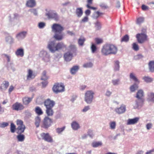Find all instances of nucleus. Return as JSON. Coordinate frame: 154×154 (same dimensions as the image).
Masks as SVG:
<instances>
[{
	"label": "nucleus",
	"instance_id": "8",
	"mask_svg": "<svg viewBox=\"0 0 154 154\" xmlns=\"http://www.w3.org/2000/svg\"><path fill=\"white\" fill-rule=\"evenodd\" d=\"M53 123L52 119L48 117H45L42 122V127L47 129L50 127Z\"/></svg>",
	"mask_w": 154,
	"mask_h": 154
},
{
	"label": "nucleus",
	"instance_id": "27",
	"mask_svg": "<svg viewBox=\"0 0 154 154\" xmlns=\"http://www.w3.org/2000/svg\"><path fill=\"white\" fill-rule=\"evenodd\" d=\"M41 122V119L40 117L37 116L35 118V124L36 128H38Z\"/></svg>",
	"mask_w": 154,
	"mask_h": 154
},
{
	"label": "nucleus",
	"instance_id": "59",
	"mask_svg": "<svg viewBox=\"0 0 154 154\" xmlns=\"http://www.w3.org/2000/svg\"><path fill=\"white\" fill-rule=\"evenodd\" d=\"M4 112V109L2 107L1 105L0 104V114H2Z\"/></svg>",
	"mask_w": 154,
	"mask_h": 154
},
{
	"label": "nucleus",
	"instance_id": "21",
	"mask_svg": "<svg viewBox=\"0 0 154 154\" xmlns=\"http://www.w3.org/2000/svg\"><path fill=\"white\" fill-rule=\"evenodd\" d=\"M16 55L17 56L23 57L24 55V51L23 49L22 48H19L17 49L15 52Z\"/></svg>",
	"mask_w": 154,
	"mask_h": 154
},
{
	"label": "nucleus",
	"instance_id": "19",
	"mask_svg": "<svg viewBox=\"0 0 154 154\" xmlns=\"http://www.w3.org/2000/svg\"><path fill=\"white\" fill-rule=\"evenodd\" d=\"M69 51L70 53L74 54V55H76V48L74 45L71 44L69 47Z\"/></svg>",
	"mask_w": 154,
	"mask_h": 154
},
{
	"label": "nucleus",
	"instance_id": "53",
	"mask_svg": "<svg viewBox=\"0 0 154 154\" xmlns=\"http://www.w3.org/2000/svg\"><path fill=\"white\" fill-rule=\"evenodd\" d=\"M100 6L101 8L103 9H106L108 8V6L103 3H101L100 5Z\"/></svg>",
	"mask_w": 154,
	"mask_h": 154
},
{
	"label": "nucleus",
	"instance_id": "14",
	"mask_svg": "<svg viewBox=\"0 0 154 154\" xmlns=\"http://www.w3.org/2000/svg\"><path fill=\"white\" fill-rule=\"evenodd\" d=\"M73 55L74 54H73L70 52L67 51L64 54V58L65 61L67 62H69L71 61L72 59Z\"/></svg>",
	"mask_w": 154,
	"mask_h": 154
},
{
	"label": "nucleus",
	"instance_id": "5",
	"mask_svg": "<svg viewBox=\"0 0 154 154\" xmlns=\"http://www.w3.org/2000/svg\"><path fill=\"white\" fill-rule=\"evenodd\" d=\"M64 86L62 83H55L52 88L53 91L56 94L64 91Z\"/></svg>",
	"mask_w": 154,
	"mask_h": 154
},
{
	"label": "nucleus",
	"instance_id": "7",
	"mask_svg": "<svg viewBox=\"0 0 154 154\" xmlns=\"http://www.w3.org/2000/svg\"><path fill=\"white\" fill-rule=\"evenodd\" d=\"M136 37L138 42L140 44L143 43L148 40L147 35L143 33L137 34Z\"/></svg>",
	"mask_w": 154,
	"mask_h": 154
},
{
	"label": "nucleus",
	"instance_id": "54",
	"mask_svg": "<svg viewBox=\"0 0 154 154\" xmlns=\"http://www.w3.org/2000/svg\"><path fill=\"white\" fill-rule=\"evenodd\" d=\"M45 26V24L43 22H40L38 24V27L40 28H43Z\"/></svg>",
	"mask_w": 154,
	"mask_h": 154
},
{
	"label": "nucleus",
	"instance_id": "57",
	"mask_svg": "<svg viewBox=\"0 0 154 154\" xmlns=\"http://www.w3.org/2000/svg\"><path fill=\"white\" fill-rule=\"evenodd\" d=\"M14 87L12 85H11L10 86L9 89H8V92L9 94H10L11 92L14 90Z\"/></svg>",
	"mask_w": 154,
	"mask_h": 154
},
{
	"label": "nucleus",
	"instance_id": "26",
	"mask_svg": "<svg viewBox=\"0 0 154 154\" xmlns=\"http://www.w3.org/2000/svg\"><path fill=\"white\" fill-rule=\"evenodd\" d=\"M76 14L78 17H80L82 15L83 11L82 8H77L76 10Z\"/></svg>",
	"mask_w": 154,
	"mask_h": 154
},
{
	"label": "nucleus",
	"instance_id": "18",
	"mask_svg": "<svg viewBox=\"0 0 154 154\" xmlns=\"http://www.w3.org/2000/svg\"><path fill=\"white\" fill-rule=\"evenodd\" d=\"M26 5L29 7H33L36 5L35 1V0H28L26 2Z\"/></svg>",
	"mask_w": 154,
	"mask_h": 154
},
{
	"label": "nucleus",
	"instance_id": "55",
	"mask_svg": "<svg viewBox=\"0 0 154 154\" xmlns=\"http://www.w3.org/2000/svg\"><path fill=\"white\" fill-rule=\"evenodd\" d=\"M88 20V18L87 16L85 17L81 20V22H86Z\"/></svg>",
	"mask_w": 154,
	"mask_h": 154
},
{
	"label": "nucleus",
	"instance_id": "64",
	"mask_svg": "<svg viewBox=\"0 0 154 154\" xmlns=\"http://www.w3.org/2000/svg\"><path fill=\"white\" fill-rule=\"evenodd\" d=\"M31 12L35 15H36L37 14V11L35 9H33L31 11Z\"/></svg>",
	"mask_w": 154,
	"mask_h": 154
},
{
	"label": "nucleus",
	"instance_id": "58",
	"mask_svg": "<svg viewBox=\"0 0 154 154\" xmlns=\"http://www.w3.org/2000/svg\"><path fill=\"white\" fill-rule=\"evenodd\" d=\"M90 108L89 106H86L84 108L82 109V111L83 112H85L88 110Z\"/></svg>",
	"mask_w": 154,
	"mask_h": 154
},
{
	"label": "nucleus",
	"instance_id": "28",
	"mask_svg": "<svg viewBox=\"0 0 154 154\" xmlns=\"http://www.w3.org/2000/svg\"><path fill=\"white\" fill-rule=\"evenodd\" d=\"M149 69L150 72H154V61H150L148 64Z\"/></svg>",
	"mask_w": 154,
	"mask_h": 154
},
{
	"label": "nucleus",
	"instance_id": "12",
	"mask_svg": "<svg viewBox=\"0 0 154 154\" xmlns=\"http://www.w3.org/2000/svg\"><path fill=\"white\" fill-rule=\"evenodd\" d=\"M44 104L46 108H53L55 104V103L54 101L48 99L45 100Z\"/></svg>",
	"mask_w": 154,
	"mask_h": 154
},
{
	"label": "nucleus",
	"instance_id": "31",
	"mask_svg": "<svg viewBox=\"0 0 154 154\" xmlns=\"http://www.w3.org/2000/svg\"><path fill=\"white\" fill-rule=\"evenodd\" d=\"M35 113L38 115H41L43 114V112L41 108L39 106H36L35 110Z\"/></svg>",
	"mask_w": 154,
	"mask_h": 154
},
{
	"label": "nucleus",
	"instance_id": "39",
	"mask_svg": "<svg viewBox=\"0 0 154 154\" xmlns=\"http://www.w3.org/2000/svg\"><path fill=\"white\" fill-rule=\"evenodd\" d=\"M138 88V86L135 84L131 86L130 89L131 92H134Z\"/></svg>",
	"mask_w": 154,
	"mask_h": 154
},
{
	"label": "nucleus",
	"instance_id": "1",
	"mask_svg": "<svg viewBox=\"0 0 154 154\" xmlns=\"http://www.w3.org/2000/svg\"><path fill=\"white\" fill-rule=\"evenodd\" d=\"M52 31L54 33V37L56 39L60 40L63 38L62 32L64 29V27L61 25L57 23H54L51 26Z\"/></svg>",
	"mask_w": 154,
	"mask_h": 154
},
{
	"label": "nucleus",
	"instance_id": "32",
	"mask_svg": "<svg viewBox=\"0 0 154 154\" xmlns=\"http://www.w3.org/2000/svg\"><path fill=\"white\" fill-rule=\"evenodd\" d=\"M130 78L131 79H132L135 82H137L138 83L139 82L138 79L135 76V75L133 73H131L130 75Z\"/></svg>",
	"mask_w": 154,
	"mask_h": 154
},
{
	"label": "nucleus",
	"instance_id": "3",
	"mask_svg": "<svg viewBox=\"0 0 154 154\" xmlns=\"http://www.w3.org/2000/svg\"><path fill=\"white\" fill-rule=\"evenodd\" d=\"M16 123L18 126L17 129V133L20 134L17 136V139L19 141H23L25 139V136L24 135L21 134L24 132L26 128L25 126L23 124V122L21 120L17 119L16 121Z\"/></svg>",
	"mask_w": 154,
	"mask_h": 154
},
{
	"label": "nucleus",
	"instance_id": "62",
	"mask_svg": "<svg viewBox=\"0 0 154 154\" xmlns=\"http://www.w3.org/2000/svg\"><path fill=\"white\" fill-rule=\"evenodd\" d=\"M142 9L143 10H146L148 9V7L145 5H143L142 6Z\"/></svg>",
	"mask_w": 154,
	"mask_h": 154
},
{
	"label": "nucleus",
	"instance_id": "34",
	"mask_svg": "<svg viewBox=\"0 0 154 154\" xmlns=\"http://www.w3.org/2000/svg\"><path fill=\"white\" fill-rule=\"evenodd\" d=\"M85 41V39L84 37L81 38H79V39L78 41L79 45L80 46H83L84 45V42Z\"/></svg>",
	"mask_w": 154,
	"mask_h": 154
},
{
	"label": "nucleus",
	"instance_id": "15",
	"mask_svg": "<svg viewBox=\"0 0 154 154\" xmlns=\"http://www.w3.org/2000/svg\"><path fill=\"white\" fill-rule=\"evenodd\" d=\"M115 112L118 114H120L124 113L126 110V107L124 105H122L120 107L115 109Z\"/></svg>",
	"mask_w": 154,
	"mask_h": 154
},
{
	"label": "nucleus",
	"instance_id": "48",
	"mask_svg": "<svg viewBox=\"0 0 154 154\" xmlns=\"http://www.w3.org/2000/svg\"><path fill=\"white\" fill-rule=\"evenodd\" d=\"M116 124L115 122H112L110 123V128L112 129H114L115 128Z\"/></svg>",
	"mask_w": 154,
	"mask_h": 154
},
{
	"label": "nucleus",
	"instance_id": "56",
	"mask_svg": "<svg viewBox=\"0 0 154 154\" xmlns=\"http://www.w3.org/2000/svg\"><path fill=\"white\" fill-rule=\"evenodd\" d=\"M112 83L113 84V85H116L118 84L119 82V80L118 79L115 80H112Z\"/></svg>",
	"mask_w": 154,
	"mask_h": 154
},
{
	"label": "nucleus",
	"instance_id": "11",
	"mask_svg": "<svg viewBox=\"0 0 154 154\" xmlns=\"http://www.w3.org/2000/svg\"><path fill=\"white\" fill-rule=\"evenodd\" d=\"M42 139L49 143H52L53 140L52 137L48 133H42L40 134Z\"/></svg>",
	"mask_w": 154,
	"mask_h": 154
},
{
	"label": "nucleus",
	"instance_id": "30",
	"mask_svg": "<svg viewBox=\"0 0 154 154\" xmlns=\"http://www.w3.org/2000/svg\"><path fill=\"white\" fill-rule=\"evenodd\" d=\"M71 126L72 129L74 130H77L80 128L78 123L75 121L73 122L72 123Z\"/></svg>",
	"mask_w": 154,
	"mask_h": 154
},
{
	"label": "nucleus",
	"instance_id": "6",
	"mask_svg": "<svg viewBox=\"0 0 154 154\" xmlns=\"http://www.w3.org/2000/svg\"><path fill=\"white\" fill-rule=\"evenodd\" d=\"M94 92L92 91H87L85 94V100L88 104H91L93 101Z\"/></svg>",
	"mask_w": 154,
	"mask_h": 154
},
{
	"label": "nucleus",
	"instance_id": "36",
	"mask_svg": "<svg viewBox=\"0 0 154 154\" xmlns=\"http://www.w3.org/2000/svg\"><path fill=\"white\" fill-rule=\"evenodd\" d=\"M129 40V37L128 35H126L122 37L121 39V42H127Z\"/></svg>",
	"mask_w": 154,
	"mask_h": 154
},
{
	"label": "nucleus",
	"instance_id": "10",
	"mask_svg": "<svg viewBox=\"0 0 154 154\" xmlns=\"http://www.w3.org/2000/svg\"><path fill=\"white\" fill-rule=\"evenodd\" d=\"M143 90H139L137 93L136 97L138 98V100L136 101V104L138 106L140 103L142 104L144 101V100L143 98Z\"/></svg>",
	"mask_w": 154,
	"mask_h": 154
},
{
	"label": "nucleus",
	"instance_id": "13",
	"mask_svg": "<svg viewBox=\"0 0 154 154\" xmlns=\"http://www.w3.org/2000/svg\"><path fill=\"white\" fill-rule=\"evenodd\" d=\"M12 107L13 110L16 111L22 110L24 108V106L21 103L17 102L14 104Z\"/></svg>",
	"mask_w": 154,
	"mask_h": 154
},
{
	"label": "nucleus",
	"instance_id": "22",
	"mask_svg": "<svg viewBox=\"0 0 154 154\" xmlns=\"http://www.w3.org/2000/svg\"><path fill=\"white\" fill-rule=\"evenodd\" d=\"M93 0H87V4L86 7L88 8L91 9L93 10H96L97 9L96 7H94L91 6V5L93 3Z\"/></svg>",
	"mask_w": 154,
	"mask_h": 154
},
{
	"label": "nucleus",
	"instance_id": "52",
	"mask_svg": "<svg viewBox=\"0 0 154 154\" xmlns=\"http://www.w3.org/2000/svg\"><path fill=\"white\" fill-rule=\"evenodd\" d=\"M8 124L7 122H4L0 124V127L1 128H5L7 126Z\"/></svg>",
	"mask_w": 154,
	"mask_h": 154
},
{
	"label": "nucleus",
	"instance_id": "38",
	"mask_svg": "<svg viewBox=\"0 0 154 154\" xmlns=\"http://www.w3.org/2000/svg\"><path fill=\"white\" fill-rule=\"evenodd\" d=\"M95 26L96 28V29L97 30L100 29L101 28V23L98 21H97V22L95 23Z\"/></svg>",
	"mask_w": 154,
	"mask_h": 154
},
{
	"label": "nucleus",
	"instance_id": "46",
	"mask_svg": "<svg viewBox=\"0 0 154 154\" xmlns=\"http://www.w3.org/2000/svg\"><path fill=\"white\" fill-rule=\"evenodd\" d=\"M92 66V63L91 62H89L84 64L83 65V66L85 68H89L91 67Z\"/></svg>",
	"mask_w": 154,
	"mask_h": 154
},
{
	"label": "nucleus",
	"instance_id": "49",
	"mask_svg": "<svg viewBox=\"0 0 154 154\" xmlns=\"http://www.w3.org/2000/svg\"><path fill=\"white\" fill-rule=\"evenodd\" d=\"M149 96V99L150 100L152 101H154V93H150Z\"/></svg>",
	"mask_w": 154,
	"mask_h": 154
},
{
	"label": "nucleus",
	"instance_id": "51",
	"mask_svg": "<svg viewBox=\"0 0 154 154\" xmlns=\"http://www.w3.org/2000/svg\"><path fill=\"white\" fill-rule=\"evenodd\" d=\"M143 57V56L141 54L137 55L134 57V59L135 60H137L142 59Z\"/></svg>",
	"mask_w": 154,
	"mask_h": 154
},
{
	"label": "nucleus",
	"instance_id": "23",
	"mask_svg": "<svg viewBox=\"0 0 154 154\" xmlns=\"http://www.w3.org/2000/svg\"><path fill=\"white\" fill-rule=\"evenodd\" d=\"M32 100V98L28 97H25L22 99L23 103L25 105H28Z\"/></svg>",
	"mask_w": 154,
	"mask_h": 154
},
{
	"label": "nucleus",
	"instance_id": "35",
	"mask_svg": "<svg viewBox=\"0 0 154 154\" xmlns=\"http://www.w3.org/2000/svg\"><path fill=\"white\" fill-rule=\"evenodd\" d=\"M102 145V143L101 142H94L92 144V145L94 147H97Z\"/></svg>",
	"mask_w": 154,
	"mask_h": 154
},
{
	"label": "nucleus",
	"instance_id": "2",
	"mask_svg": "<svg viewBox=\"0 0 154 154\" xmlns=\"http://www.w3.org/2000/svg\"><path fill=\"white\" fill-rule=\"evenodd\" d=\"M117 51V47L115 45L111 44H106L102 47L101 53L102 55L107 56L111 54H115Z\"/></svg>",
	"mask_w": 154,
	"mask_h": 154
},
{
	"label": "nucleus",
	"instance_id": "9",
	"mask_svg": "<svg viewBox=\"0 0 154 154\" xmlns=\"http://www.w3.org/2000/svg\"><path fill=\"white\" fill-rule=\"evenodd\" d=\"M46 15L47 16L49 19H54L57 21L59 20V17L57 13L54 10H50L46 14Z\"/></svg>",
	"mask_w": 154,
	"mask_h": 154
},
{
	"label": "nucleus",
	"instance_id": "45",
	"mask_svg": "<svg viewBox=\"0 0 154 154\" xmlns=\"http://www.w3.org/2000/svg\"><path fill=\"white\" fill-rule=\"evenodd\" d=\"M65 126H63L61 128H57L56 129V131L58 133L60 134L65 130Z\"/></svg>",
	"mask_w": 154,
	"mask_h": 154
},
{
	"label": "nucleus",
	"instance_id": "42",
	"mask_svg": "<svg viewBox=\"0 0 154 154\" xmlns=\"http://www.w3.org/2000/svg\"><path fill=\"white\" fill-rule=\"evenodd\" d=\"M119 62L118 61H116L115 63L114 69L116 71L118 70L119 68Z\"/></svg>",
	"mask_w": 154,
	"mask_h": 154
},
{
	"label": "nucleus",
	"instance_id": "20",
	"mask_svg": "<svg viewBox=\"0 0 154 154\" xmlns=\"http://www.w3.org/2000/svg\"><path fill=\"white\" fill-rule=\"evenodd\" d=\"M139 120V118L136 117L133 119H129L128 120V125H133L137 123Z\"/></svg>",
	"mask_w": 154,
	"mask_h": 154
},
{
	"label": "nucleus",
	"instance_id": "37",
	"mask_svg": "<svg viewBox=\"0 0 154 154\" xmlns=\"http://www.w3.org/2000/svg\"><path fill=\"white\" fill-rule=\"evenodd\" d=\"M46 72L45 71H44L42 75V76L41 78L42 80H46L48 79V77L46 75Z\"/></svg>",
	"mask_w": 154,
	"mask_h": 154
},
{
	"label": "nucleus",
	"instance_id": "43",
	"mask_svg": "<svg viewBox=\"0 0 154 154\" xmlns=\"http://www.w3.org/2000/svg\"><path fill=\"white\" fill-rule=\"evenodd\" d=\"M143 79L147 82H150L152 81V79L148 76H144L143 78Z\"/></svg>",
	"mask_w": 154,
	"mask_h": 154
},
{
	"label": "nucleus",
	"instance_id": "61",
	"mask_svg": "<svg viewBox=\"0 0 154 154\" xmlns=\"http://www.w3.org/2000/svg\"><path fill=\"white\" fill-rule=\"evenodd\" d=\"M152 125L151 123H148L146 125V127L148 130L150 129L152 127Z\"/></svg>",
	"mask_w": 154,
	"mask_h": 154
},
{
	"label": "nucleus",
	"instance_id": "24",
	"mask_svg": "<svg viewBox=\"0 0 154 154\" xmlns=\"http://www.w3.org/2000/svg\"><path fill=\"white\" fill-rule=\"evenodd\" d=\"M26 32H22L17 34L16 37L19 39L23 38L26 37Z\"/></svg>",
	"mask_w": 154,
	"mask_h": 154
},
{
	"label": "nucleus",
	"instance_id": "50",
	"mask_svg": "<svg viewBox=\"0 0 154 154\" xmlns=\"http://www.w3.org/2000/svg\"><path fill=\"white\" fill-rule=\"evenodd\" d=\"M91 49L93 53H94L97 50V48L95 45L92 44L91 45Z\"/></svg>",
	"mask_w": 154,
	"mask_h": 154
},
{
	"label": "nucleus",
	"instance_id": "17",
	"mask_svg": "<svg viewBox=\"0 0 154 154\" xmlns=\"http://www.w3.org/2000/svg\"><path fill=\"white\" fill-rule=\"evenodd\" d=\"M9 85V82L7 81H4L0 85V89L2 90H6Z\"/></svg>",
	"mask_w": 154,
	"mask_h": 154
},
{
	"label": "nucleus",
	"instance_id": "40",
	"mask_svg": "<svg viewBox=\"0 0 154 154\" xmlns=\"http://www.w3.org/2000/svg\"><path fill=\"white\" fill-rule=\"evenodd\" d=\"M95 41L97 44H100L103 42V40L102 38H95Z\"/></svg>",
	"mask_w": 154,
	"mask_h": 154
},
{
	"label": "nucleus",
	"instance_id": "33",
	"mask_svg": "<svg viewBox=\"0 0 154 154\" xmlns=\"http://www.w3.org/2000/svg\"><path fill=\"white\" fill-rule=\"evenodd\" d=\"M132 48L135 51H137L139 49V47L138 45L136 43H133L132 44Z\"/></svg>",
	"mask_w": 154,
	"mask_h": 154
},
{
	"label": "nucleus",
	"instance_id": "25",
	"mask_svg": "<svg viewBox=\"0 0 154 154\" xmlns=\"http://www.w3.org/2000/svg\"><path fill=\"white\" fill-rule=\"evenodd\" d=\"M79 69V67L78 66H73L70 69V72L72 74H75L77 72Z\"/></svg>",
	"mask_w": 154,
	"mask_h": 154
},
{
	"label": "nucleus",
	"instance_id": "63",
	"mask_svg": "<svg viewBox=\"0 0 154 154\" xmlns=\"http://www.w3.org/2000/svg\"><path fill=\"white\" fill-rule=\"evenodd\" d=\"M88 134L91 137H92L93 135L92 131L90 130H89Z\"/></svg>",
	"mask_w": 154,
	"mask_h": 154
},
{
	"label": "nucleus",
	"instance_id": "4",
	"mask_svg": "<svg viewBox=\"0 0 154 154\" xmlns=\"http://www.w3.org/2000/svg\"><path fill=\"white\" fill-rule=\"evenodd\" d=\"M48 48L51 52L54 53L62 48H66V46L62 42H59L56 44L54 41H51L48 43Z\"/></svg>",
	"mask_w": 154,
	"mask_h": 154
},
{
	"label": "nucleus",
	"instance_id": "44",
	"mask_svg": "<svg viewBox=\"0 0 154 154\" xmlns=\"http://www.w3.org/2000/svg\"><path fill=\"white\" fill-rule=\"evenodd\" d=\"M16 126L14 124L11 123V132L14 133L15 131Z\"/></svg>",
	"mask_w": 154,
	"mask_h": 154
},
{
	"label": "nucleus",
	"instance_id": "47",
	"mask_svg": "<svg viewBox=\"0 0 154 154\" xmlns=\"http://www.w3.org/2000/svg\"><path fill=\"white\" fill-rule=\"evenodd\" d=\"M144 19L142 17H140L137 19V24H140L143 23L144 21Z\"/></svg>",
	"mask_w": 154,
	"mask_h": 154
},
{
	"label": "nucleus",
	"instance_id": "29",
	"mask_svg": "<svg viewBox=\"0 0 154 154\" xmlns=\"http://www.w3.org/2000/svg\"><path fill=\"white\" fill-rule=\"evenodd\" d=\"M52 108H46V112L48 116H51L53 115L54 112Z\"/></svg>",
	"mask_w": 154,
	"mask_h": 154
},
{
	"label": "nucleus",
	"instance_id": "60",
	"mask_svg": "<svg viewBox=\"0 0 154 154\" xmlns=\"http://www.w3.org/2000/svg\"><path fill=\"white\" fill-rule=\"evenodd\" d=\"M91 13V11L88 9L86 10L85 11V13L87 16L89 15Z\"/></svg>",
	"mask_w": 154,
	"mask_h": 154
},
{
	"label": "nucleus",
	"instance_id": "41",
	"mask_svg": "<svg viewBox=\"0 0 154 154\" xmlns=\"http://www.w3.org/2000/svg\"><path fill=\"white\" fill-rule=\"evenodd\" d=\"M95 14L96 15L94 17V18L96 19H97L100 17L102 15L104 14V13L103 12H100L99 11H97L96 12Z\"/></svg>",
	"mask_w": 154,
	"mask_h": 154
},
{
	"label": "nucleus",
	"instance_id": "16",
	"mask_svg": "<svg viewBox=\"0 0 154 154\" xmlns=\"http://www.w3.org/2000/svg\"><path fill=\"white\" fill-rule=\"evenodd\" d=\"M35 75L33 73V71L30 69H29L28 71V74L27 75V79L29 80L33 79L35 77Z\"/></svg>",
	"mask_w": 154,
	"mask_h": 154
}]
</instances>
